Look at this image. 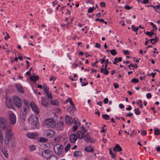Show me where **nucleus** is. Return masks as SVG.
I'll list each match as a JSON object with an SVG mask.
<instances>
[{
    "instance_id": "1",
    "label": "nucleus",
    "mask_w": 160,
    "mask_h": 160,
    "mask_svg": "<svg viewBox=\"0 0 160 160\" xmlns=\"http://www.w3.org/2000/svg\"><path fill=\"white\" fill-rule=\"evenodd\" d=\"M8 128L7 131H5V139H4V143L7 146L9 145L10 139L13 136L12 129H11L9 127Z\"/></svg>"
},
{
    "instance_id": "2",
    "label": "nucleus",
    "mask_w": 160,
    "mask_h": 160,
    "mask_svg": "<svg viewBox=\"0 0 160 160\" xmlns=\"http://www.w3.org/2000/svg\"><path fill=\"white\" fill-rule=\"evenodd\" d=\"M39 122L38 118L37 116L34 114L32 115L30 117L28 122L31 125L35 126Z\"/></svg>"
},
{
    "instance_id": "3",
    "label": "nucleus",
    "mask_w": 160,
    "mask_h": 160,
    "mask_svg": "<svg viewBox=\"0 0 160 160\" xmlns=\"http://www.w3.org/2000/svg\"><path fill=\"white\" fill-rule=\"evenodd\" d=\"M7 122L5 118L2 117H1L0 118V126L1 129L2 130L7 131V128L8 127H9L11 129H12L11 127L8 125L6 126Z\"/></svg>"
},
{
    "instance_id": "4",
    "label": "nucleus",
    "mask_w": 160,
    "mask_h": 160,
    "mask_svg": "<svg viewBox=\"0 0 160 160\" xmlns=\"http://www.w3.org/2000/svg\"><path fill=\"white\" fill-rule=\"evenodd\" d=\"M45 123L48 128H52L56 125L55 121L53 118H49L45 120Z\"/></svg>"
},
{
    "instance_id": "5",
    "label": "nucleus",
    "mask_w": 160,
    "mask_h": 160,
    "mask_svg": "<svg viewBox=\"0 0 160 160\" xmlns=\"http://www.w3.org/2000/svg\"><path fill=\"white\" fill-rule=\"evenodd\" d=\"M9 118L10 124L11 125H14L16 122V117L15 115L13 112H11L9 114Z\"/></svg>"
},
{
    "instance_id": "6",
    "label": "nucleus",
    "mask_w": 160,
    "mask_h": 160,
    "mask_svg": "<svg viewBox=\"0 0 160 160\" xmlns=\"http://www.w3.org/2000/svg\"><path fill=\"white\" fill-rule=\"evenodd\" d=\"M63 148V146L62 145H56L53 147V149L56 154L60 155L61 153Z\"/></svg>"
},
{
    "instance_id": "7",
    "label": "nucleus",
    "mask_w": 160,
    "mask_h": 160,
    "mask_svg": "<svg viewBox=\"0 0 160 160\" xmlns=\"http://www.w3.org/2000/svg\"><path fill=\"white\" fill-rule=\"evenodd\" d=\"M26 108L25 107H23V110H21L20 112V121L24 122L26 119Z\"/></svg>"
},
{
    "instance_id": "8",
    "label": "nucleus",
    "mask_w": 160,
    "mask_h": 160,
    "mask_svg": "<svg viewBox=\"0 0 160 160\" xmlns=\"http://www.w3.org/2000/svg\"><path fill=\"white\" fill-rule=\"evenodd\" d=\"M13 102L15 106L18 108H20L22 105V102L20 98L18 97L15 96L13 98Z\"/></svg>"
},
{
    "instance_id": "9",
    "label": "nucleus",
    "mask_w": 160,
    "mask_h": 160,
    "mask_svg": "<svg viewBox=\"0 0 160 160\" xmlns=\"http://www.w3.org/2000/svg\"><path fill=\"white\" fill-rule=\"evenodd\" d=\"M45 133L47 138H51L54 137L55 135L56 132L54 131L49 129L45 131Z\"/></svg>"
},
{
    "instance_id": "10",
    "label": "nucleus",
    "mask_w": 160,
    "mask_h": 160,
    "mask_svg": "<svg viewBox=\"0 0 160 160\" xmlns=\"http://www.w3.org/2000/svg\"><path fill=\"white\" fill-rule=\"evenodd\" d=\"M30 105L32 108V110L36 114H38L39 112V108L37 107L36 104L34 102H32Z\"/></svg>"
},
{
    "instance_id": "11",
    "label": "nucleus",
    "mask_w": 160,
    "mask_h": 160,
    "mask_svg": "<svg viewBox=\"0 0 160 160\" xmlns=\"http://www.w3.org/2000/svg\"><path fill=\"white\" fill-rule=\"evenodd\" d=\"M5 103L6 105L9 108L12 109L13 108L11 99L10 98H6Z\"/></svg>"
},
{
    "instance_id": "12",
    "label": "nucleus",
    "mask_w": 160,
    "mask_h": 160,
    "mask_svg": "<svg viewBox=\"0 0 160 160\" xmlns=\"http://www.w3.org/2000/svg\"><path fill=\"white\" fill-rule=\"evenodd\" d=\"M38 135V134L36 132H28L27 133V137L30 139H36Z\"/></svg>"
},
{
    "instance_id": "13",
    "label": "nucleus",
    "mask_w": 160,
    "mask_h": 160,
    "mask_svg": "<svg viewBox=\"0 0 160 160\" xmlns=\"http://www.w3.org/2000/svg\"><path fill=\"white\" fill-rule=\"evenodd\" d=\"M41 104L45 107H47L48 104L49 100L43 97H41Z\"/></svg>"
},
{
    "instance_id": "14",
    "label": "nucleus",
    "mask_w": 160,
    "mask_h": 160,
    "mask_svg": "<svg viewBox=\"0 0 160 160\" xmlns=\"http://www.w3.org/2000/svg\"><path fill=\"white\" fill-rule=\"evenodd\" d=\"M84 139L86 142H90L94 143L95 142V140L93 138H91L88 134L85 135Z\"/></svg>"
},
{
    "instance_id": "15",
    "label": "nucleus",
    "mask_w": 160,
    "mask_h": 160,
    "mask_svg": "<svg viewBox=\"0 0 160 160\" xmlns=\"http://www.w3.org/2000/svg\"><path fill=\"white\" fill-rule=\"evenodd\" d=\"M70 142L72 143H74L77 139V137L75 134H71L69 137Z\"/></svg>"
},
{
    "instance_id": "16",
    "label": "nucleus",
    "mask_w": 160,
    "mask_h": 160,
    "mask_svg": "<svg viewBox=\"0 0 160 160\" xmlns=\"http://www.w3.org/2000/svg\"><path fill=\"white\" fill-rule=\"evenodd\" d=\"M71 107H68L67 108V109L68 111L70 112V113L72 115L73 114V112L76 111V108H75L74 104L73 105H71Z\"/></svg>"
},
{
    "instance_id": "17",
    "label": "nucleus",
    "mask_w": 160,
    "mask_h": 160,
    "mask_svg": "<svg viewBox=\"0 0 160 160\" xmlns=\"http://www.w3.org/2000/svg\"><path fill=\"white\" fill-rule=\"evenodd\" d=\"M50 151L47 150L44 151H43L42 152V156L46 158H49L50 157L49 156L50 155Z\"/></svg>"
},
{
    "instance_id": "18",
    "label": "nucleus",
    "mask_w": 160,
    "mask_h": 160,
    "mask_svg": "<svg viewBox=\"0 0 160 160\" xmlns=\"http://www.w3.org/2000/svg\"><path fill=\"white\" fill-rule=\"evenodd\" d=\"M2 147H0V149L4 154L5 157L6 158H8V154L7 152V151L5 149V147L3 145L2 146Z\"/></svg>"
},
{
    "instance_id": "19",
    "label": "nucleus",
    "mask_w": 160,
    "mask_h": 160,
    "mask_svg": "<svg viewBox=\"0 0 160 160\" xmlns=\"http://www.w3.org/2000/svg\"><path fill=\"white\" fill-rule=\"evenodd\" d=\"M77 137L78 138L81 139L84 137V133L81 131H78L77 132Z\"/></svg>"
},
{
    "instance_id": "20",
    "label": "nucleus",
    "mask_w": 160,
    "mask_h": 160,
    "mask_svg": "<svg viewBox=\"0 0 160 160\" xmlns=\"http://www.w3.org/2000/svg\"><path fill=\"white\" fill-rule=\"evenodd\" d=\"M65 119L66 122L69 124H71L73 122L72 118L70 116H66Z\"/></svg>"
},
{
    "instance_id": "21",
    "label": "nucleus",
    "mask_w": 160,
    "mask_h": 160,
    "mask_svg": "<svg viewBox=\"0 0 160 160\" xmlns=\"http://www.w3.org/2000/svg\"><path fill=\"white\" fill-rule=\"evenodd\" d=\"M17 90L20 92L24 93V91L22 86L20 84H18L16 85Z\"/></svg>"
},
{
    "instance_id": "22",
    "label": "nucleus",
    "mask_w": 160,
    "mask_h": 160,
    "mask_svg": "<svg viewBox=\"0 0 160 160\" xmlns=\"http://www.w3.org/2000/svg\"><path fill=\"white\" fill-rule=\"evenodd\" d=\"M29 79L32 82L36 81L39 79V77L37 75L31 76L29 77Z\"/></svg>"
},
{
    "instance_id": "23",
    "label": "nucleus",
    "mask_w": 160,
    "mask_h": 160,
    "mask_svg": "<svg viewBox=\"0 0 160 160\" xmlns=\"http://www.w3.org/2000/svg\"><path fill=\"white\" fill-rule=\"evenodd\" d=\"M100 72L103 73L104 75H108L109 73V71L107 70V68H102L100 69Z\"/></svg>"
},
{
    "instance_id": "24",
    "label": "nucleus",
    "mask_w": 160,
    "mask_h": 160,
    "mask_svg": "<svg viewBox=\"0 0 160 160\" xmlns=\"http://www.w3.org/2000/svg\"><path fill=\"white\" fill-rule=\"evenodd\" d=\"M122 148L118 144H117L113 148V150L114 151L119 152L122 151Z\"/></svg>"
},
{
    "instance_id": "25",
    "label": "nucleus",
    "mask_w": 160,
    "mask_h": 160,
    "mask_svg": "<svg viewBox=\"0 0 160 160\" xmlns=\"http://www.w3.org/2000/svg\"><path fill=\"white\" fill-rule=\"evenodd\" d=\"M3 134L2 132L0 130V147L3 145Z\"/></svg>"
},
{
    "instance_id": "26",
    "label": "nucleus",
    "mask_w": 160,
    "mask_h": 160,
    "mask_svg": "<svg viewBox=\"0 0 160 160\" xmlns=\"http://www.w3.org/2000/svg\"><path fill=\"white\" fill-rule=\"evenodd\" d=\"M84 150L87 152H93L94 151L93 148L90 146L86 147L85 148Z\"/></svg>"
},
{
    "instance_id": "27",
    "label": "nucleus",
    "mask_w": 160,
    "mask_h": 160,
    "mask_svg": "<svg viewBox=\"0 0 160 160\" xmlns=\"http://www.w3.org/2000/svg\"><path fill=\"white\" fill-rule=\"evenodd\" d=\"M73 157H80L82 156V153L80 151H75L73 152Z\"/></svg>"
},
{
    "instance_id": "28",
    "label": "nucleus",
    "mask_w": 160,
    "mask_h": 160,
    "mask_svg": "<svg viewBox=\"0 0 160 160\" xmlns=\"http://www.w3.org/2000/svg\"><path fill=\"white\" fill-rule=\"evenodd\" d=\"M159 41V38L157 37L154 38L150 39V43L154 44Z\"/></svg>"
},
{
    "instance_id": "29",
    "label": "nucleus",
    "mask_w": 160,
    "mask_h": 160,
    "mask_svg": "<svg viewBox=\"0 0 160 160\" xmlns=\"http://www.w3.org/2000/svg\"><path fill=\"white\" fill-rule=\"evenodd\" d=\"M63 122L61 121H59L58 124V128H59V129L61 130H63L62 128L63 127Z\"/></svg>"
},
{
    "instance_id": "30",
    "label": "nucleus",
    "mask_w": 160,
    "mask_h": 160,
    "mask_svg": "<svg viewBox=\"0 0 160 160\" xmlns=\"http://www.w3.org/2000/svg\"><path fill=\"white\" fill-rule=\"evenodd\" d=\"M50 102L51 104L53 105H58V101L57 100H50Z\"/></svg>"
},
{
    "instance_id": "31",
    "label": "nucleus",
    "mask_w": 160,
    "mask_h": 160,
    "mask_svg": "<svg viewBox=\"0 0 160 160\" xmlns=\"http://www.w3.org/2000/svg\"><path fill=\"white\" fill-rule=\"evenodd\" d=\"M136 103L137 105H139V107L140 108H142L143 107V106L142 104V100H139L136 102Z\"/></svg>"
},
{
    "instance_id": "32",
    "label": "nucleus",
    "mask_w": 160,
    "mask_h": 160,
    "mask_svg": "<svg viewBox=\"0 0 160 160\" xmlns=\"http://www.w3.org/2000/svg\"><path fill=\"white\" fill-rule=\"evenodd\" d=\"M47 160H57V158L55 155H52L49 158H48Z\"/></svg>"
},
{
    "instance_id": "33",
    "label": "nucleus",
    "mask_w": 160,
    "mask_h": 160,
    "mask_svg": "<svg viewBox=\"0 0 160 160\" xmlns=\"http://www.w3.org/2000/svg\"><path fill=\"white\" fill-rule=\"evenodd\" d=\"M43 89L46 93L47 92H48L49 88L48 86L45 84H44L43 85Z\"/></svg>"
},
{
    "instance_id": "34",
    "label": "nucleus",
    "mask_w": 160,
    "mask_h": 160,
    "mask_svg": "<svg viewBox=\"0 0 160 160\" xmlns=\"http://www.w3.org/2000/svg\"><path fill=\"white\" fill-rule=\"evenodd\" d=\"M153 9L156 11L158 13H160V8L159 5L153 7Z\"/></svg>"
},
{
    "instance_id": "35",
    "label": "nucleus",
    "mask_w": 160,
    "mask_h": 160,
    "mask_svg": "<svg viewBox=\"0 0 160 160\" xmlns=\"http://www.w3.org/2000/svg\"><path fill=\"white\" fill-rule=\"evenodd\" d=\"M68 102H69L71 105H73L74 104L73 102L72 99L71 98H68L65 103H67Z\"/></svg>"
},
{
    "instance_id": "36",
    "label": "nucleus",
    "mask_w": 160,
    "mask_h": 160,
    "mask_svg": "<svg viewBox=\"0 0 160 160\" xmlns=\"http://www.w3.org/2000/svg\"><path fill=\"white\" fill-rule=\"evenodd\" d=\"M153 31H154V29H153L152 30V31L151 32H149L147 31L146 32L145 34L148 36H150L151 37L154 34Z\"/></svg>"
},
{
    "instance_id": "37",
    "label": "nucleus",
    "mask_w": 160,
    "mask_h": 160,
    "mask_svg": "<svg viewBox=\"0 0 160 160\" xmlns=\"http://www.w3.org/2000/svg\"><path fill=\"white\" fill-rule=\"evenodd\" d=\"M154 133L157 135H159L160 134V130L158 128L155 129L154 131Z\"/></svg>"
},
{
    "instance_id": "38",
    "label": "nucleus",
    "mask_w": 160,
    "mask_h": 160,
    "mask_svg": "<svg viewBox=\"0 0 160 160\" xmlns=\"http://www.w3.org/2000/svg\"><path fill=\"white\" fill-rule=\"evenodd\" d=\"M16 141L15 139L12 140L11 141V146L12 147H14L16 145Z\"/></svg>"
},
{
    "instance_id": "39",
    "label": "nucleus",
    "mask_w": 160,
    "mask_h": 160,
    "mask_svg": "<svg viewBox=\"0 0 160 160\" xmlns=\"http://www.w3.org/2000/svg\"><path fill=\"white\" fill-rule=\"evenodd\" d=\"M110 52L111 54L113 56H114L117 54V51L114 49H113L110 50Z\"/></svg>"
},
{
    "instance_id": "40",
    "label": "nucleus",
    "mask_w": 160,
    "mask_h": 160,
    "mask_svg": "<svg viewBox=\"0 0 160 160\" xmlns=\"http://www.w3.org/2000/svg\"><path fill=\"white\" fill-rule=\"evenodd\" d=\"M61 137L59 136H58L55 137L54 138V142H58L61 139Z\"/></svg>"
},
{
    "instance_id": "41",
    "label": "nucleus",
    "mask_w": 160,
    "mask_h": 160,
    "mask_svg": "<svg viewBox=\"0 0 160 160\" xmlns=\"http://www.w3.org/2000/svg\"><path fill=\"white\" fill-rule=\"evenodd\" d=\"M70 148V144L68 143L65 148V151L66 152H67Z\"/></svg>"
},
{
    "instance_id": "42",
    "label": "nucleus",
    "mask_w": 160,
    "mask_h": 160,
    "mask_svg": "<svg viewBox=\"0 0 160 160\" xmlns=\"http://www.w3.org/2000/svg\"><path fill=\"white\" fill-rule=\"evenodd\" d=\"M40 141L42 142H46L48 141V139L44 138H40Z\"/></svg>"
},
{
    "instance_id": "43",
    "label": "nucleus",
    "mask_w": 160,
    "mask_h": 160,
    "mask_svg": "<svg viewBox=\"0 0 160 160\" xmlns=\"http://www.w3.org/2000/svg\"><path fill=\"white\" fill-rule=\"evenodd\" d=\"M134 111H135V114L137 115H139L141 113V111L139 110L138 108L135 109Z\"/></svg>"
},
{
    "instance_id": "44",
    "label": "nucleus",
    "mask_w": 160,
    "mask_h": 160,
    "mask_svg": "<svg viewBox=\"0 0 160 160\" xmlns=\"http://www.w3.org/2000/svg\"><path fill=\"white\" fill-rule=\"evenodd\" d=\"M102 117L104 119L106 120H108L110 117L109 115L107 114H104Z\"/></svg>"
},
{
    "instance_id": "45",
    "label": "nucleus",
    "mask_w": 160,
    "mask_h": 160,
    "mask_svg": "<svg viewBox=\"0 0 160 160\" xmlns=\"http://www.w3.org/2000/svg\"><path fill=\"white\" fill-rule=\"evenodd\" d=\"M106 65H105V67L107 68L108 65L110 64H112V63L110 61H109V59H106L105 61Z\"/></svg>"
},
{
    "instance_id": "46",
    "label": "nucleus",
    "mask_w": 160,
    "mask_h": 160,
    "mask_svg": "<svg viewBox=\"0 0 160 160\" xmlns=\"http://www.w3.org/2000/svg\"><path fill=\"white\" fill-rule=\"evenodd\" d=\"M130 66H132L133 67L135 68H138V66L137 64H135V65H134L132 64V63H131L129 66H128V67H129L131 69Z\"/></svg>"
},
{
    "instance_id": "47",
    "label": "nucleus",
    "mask_w": 160,
    "mask_h": 160,
    "mask_svg": "<svg viewBox=\"0 0 160 160\" xmlns=\"http://www.w3.org/2000/svg\"><path fill=\"white\" fill-rule=\"evenodd\" d=\"M46 94L47 96L48 99H52V98L53 97H52V95L51 93H49V92L46 93Z\"/></svg>"
},
{
    "instance_id": "48",
    "label": "nucleus",
    "mask_w": 160,
    "mask_h": 160,
    "mask_svg": "<svg viewBox=\"0 0 160 160\" xmlns=\"http://www.w3.org/2000/svg\"><path fill=\"white\" fill-rule=\"evenodd\" d=\"M114 60L116 61L117 62H121L122 61V58L121 57H119V58H115Z\"/></svg>"
},
{
    "instance_id": "49",
    "label": "nucleus",
    "mask_w": 160,
    "mask_h": 160,
    "mask_svg": "<svg viewBox=\"0 0 160 160\" xmlns=\"http://www.w3.org/2000/svg\"><path fill=\"white\" fill-rule=\"evenodd\" d=\"M74 123L75 124V125H78V123L79 122V120H78V119L77 118H74Z\"/></svg>"
},
{
    "instance_id": "50",
    "label": "nucleus",
    "mask_w": 160,
    "mask_h": 160,
    "mask_svg": "<svg viewBox=\"0 0 160 160\" xmlns=\"http://www.w3.org/2000/svg\"><path fill=\"white\" fill-rule=\"evenodd\" d=\"M29 148L30 150L31 151H33V150H35V149H36V148H35V146L33 145L30 146H29Z\"/></svg>"
},
{
    "instance_id": "51",
    "label": "nucleus",
    "mask_w": 160,
    "mask_h": 160,
    "mask_svg": "<svg viewBox=\"0 0 160 160\" xmlns=\"http://www.w3.org/2000/svg\"><path fill=\"white\" fill-rule=\"evenodd\" d=\"M78 125H75L72 127V130L73 132L76 131L78 129Z\"/></svg>"
},
{
    "instance_id": "52",
    "label": "nucleus",
    "mask_w": 160,
    "mask_h": 160,
    "mask_svg": "<svg viewBox=\"0 0 160 160\" xmlns=\"http://www.w3.org/2000/svg\"><path fill=\"white\" fill-rule=\"evenodd\" d=\"M132 82L134 83H138L139 82V80L138 79H137L136 78H133L132 79Z\"/></svg>"
},
{
    "instance_id": "53",
    "label": "nucleus",
    "mask_w": 160,
    "mask_h": 160,
    "mask_svg": "<svg viewBox=\"0 0 160 160\" xmlns=\"http://www.w3.org/2000/svg\"><path fill=\"white\" fill-rule=\"evenodd\" d=\"M93 10V7H90V8L88 10V13H91L92 12Z\"/></svg>"
},
{
    "instance_id": "54",
    "label": "nucleus",
    "mask_w": 160,
    "mask_h": 160,
    "mask_svg": "<svg viewBox=\"0 0 160 160\" xmlns=\"http://www.w3.org/2000/svg\"><path fill=\"white\" fill-rule=\"evenodd\" d=\"M79 80H80V82H81L82 83V86H86V85L87 84H88V83L87 82L86 83H83V82H82V79L80 78V79H79Z\"/></svg>"
},
{
    "instance_id": "55",
    "label": "nucleus",
    "mask_w": 160,
    "mask_h": 160,
    "mask_svg": "<svg viewBox=\"0 0 160 160\" xmlns=\"http://www.w3.org/2000/svg\"><path fill=\"white\" fill-rule=\"evenodd\" d=\"M123 52L125 55H129L130 53L127 50H123Z\"/></svg>"
},
{
    "instance_id": "56",
    "label": "nucleus",
    "mask_w": 160,
    "mask_h": 160,
    "mask_svg": "<svg viewBox=\"0 0 160 160\" xmlns=\"http://www.w3.org/2000/svg\"><path fill=\"white\" fill-rule=\"evenodd\" d=\"M56 79V78H54L53 75H51L50 76V78L49 79V81H51L52 80H53V81H55Z\"/></svg>"
},
{
    "instance_id": "57",
    "label": "nucleus",
    "mask_w": 160,
    "mask_h": 160,
    "mask_svg": "<svg viewBox=\"0 0 160 160\" xmlns=\"http://www.w3.org/2000/svg\"><path fill=\"white\" fill-rule=\"evenodd\" d=\"M106 5V4L104 2H101L100 3V6L101 7H104Z\"/></svg>"
},
{
    "instance_id": "58",
    "label": "nucleus",
    "mask_w": 160,
    "mask_h": 160,
    "mask_svg": "<svg viewBox=\"0 0 160 160\" xmlns=\"http://www.w3.org/2000/svg\"><path fill=\"white\" fill-rule=\"evenodd\" d=\"M150 25L153 26V28L154 29H156V30L157 29V28L156 27V25L154 24V23L152 22H150Z\"/></svg>"
},
{
    "instance_id": "59",
    "label": "nucleus",
    "mask_w": 160,
    "mask_h": 160,
    "mask_svg": "<svg viewBox=\"0 0 160 160\" xmlns=\"http://www.w3.org/2000/svg\"><path fill=\"white\" fill-rule=\"evenodd\" d=\"M108 99L107 98H105L104 99L103 102L104 104H106L108 103Z\"/></svg>"
},
{
    "instance_id": "60",
    "label": "nucleus",
    "mask_w": 160,
    "mask_h": 160,
    "mask_svg": "<svg viewBox=\"0 0 160 160\" xmlns=\"http://www.w3.org/2000/svg\"><path fill=\"white\" fill-rule=\"evenodd\" d=\"M156 73H151V74H148V76H151L152 78H154L155 77V75H156Z\"/></svg>"
},
{
    "instance_id": "61",
    "label": "nucleus",
    "mask_w": 160,
    "mask_h": 160,
    "mask_svg": "<svg viewBox=\"0 0 160 160\" xmlns=\"http://www.w3.org/2000/svg\"><path fill=\"white\" fill-rule=\"evenodd\" d=\"M146 97L148 98H150L152 97L151 94L150 93H148L146 94Z\"/></svg>"
},
{
    "instance_id": "62",
    "label": "nucleus",
    "mask_w": 160,
    "mask_h": 160,
    "mask_svg": "<svg viewBox=\"0 0 160 160\" xmlns=\"http://www.w3.org/2000/svg\"><path fill=\"white\" fill-rule=\"evenodd\" d=\"M132 30L135 32H136V28L134 25H132L131 27Z\"/></svg>"
},
{
    "instance_id": "63",
    "label": "nucleus",
    "mask_w": 160,
    "mask_h": 160,
    "mask_svg": "<svg viewBox=\"0 0 160 160\" xmlns=\"http://www.w3.org/2000/svg\"><path fill=\"white\" fill-rule=\"evenodd\" d=\"M95 47L96 48H100L101 47L100 45L98 43H96L95 45Z\"/></svg>"
},
{
    "instance_id": "64",
    "label": "nucleus",
    "mask_w": 160,
    "mask_h": 160,
    "mask_svg": "<svg viewBox=\"0 0 160 160\" xmlns=\"http://www.w3.org/2000/svg\"><path fill=\"white\" fill-rule=\"evenodd\" d=\"M124 8L125 9L127 10H130V9L132 8V7H130L128 5L125 6Z\"/></svg>"
}]
</instances>
